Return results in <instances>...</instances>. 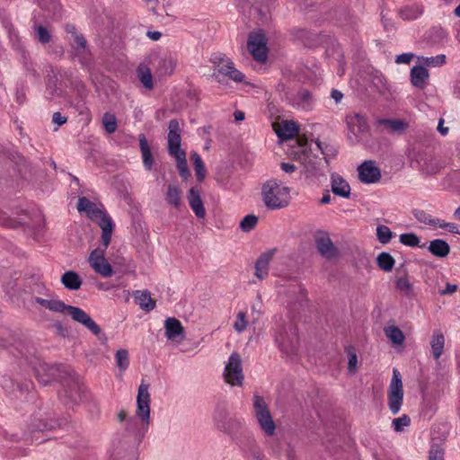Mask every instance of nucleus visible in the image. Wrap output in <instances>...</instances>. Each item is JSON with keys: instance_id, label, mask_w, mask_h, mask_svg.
<instances>
[{"instance_id": "obj_1", "label": "nucleus", "mask_w": 460, "mask_h": 460, "mask_svg": "<svg viewBox=\"0 0 460 460\" xmlns=\"http://www.w3.org/2000/svg\"><path fill=\"white\" fill-rule=\"evenodd\" d=\"M149 385L142 383L137 396L136 416L127 419V412L120 411L118 414L119 421H126L127 431L133 436L134 444L138 446L145 438L150 424V394Z\"/></svg>"}, {"instance_id": "obj_2", "label": "nucleus", "mask_w": 460, "mask_h": 460, "mask_svg": "<svg viewBox=\"0 0 460 460\" xmlns=\"http://www.w3.org/2000/svg\"><path fill=\"white\" fill-rule=\"evenodd\" d=\"M77 209L84 212L93 221H96L102 228V243L109 246L114 224L111 217L103 210L100 209L95 203L92 202L86 197H81L77 202Z\"/></svg>"}, {"instance_id": "obj_3", "label": "nucleus", "mask_w": 460, "mask_h": 460, "mask_svg": "<svg viewBox=\"0 0 460 460\" xmlns=\"http://www.w3.org/2000/svg\"><path fill=\"white\" fill-rule=\"evenodd\" d=\"M19 354L30 366H31L38 381L47 385L52 380L58 377L57 366L49 365L40 360L36 355V350L32 346H24L19 349Z\"/></svg>"}, {"instance_id": "obj_4", "label": "nucleus", "mask_w": 460, "mask_h": 460, "mask_svg": "<svg viewBox=\"0 0 460 460\" xmlns=\"http://www.w3.org/2000/svg\"><path fill=\"white\" fill-rule=\"evenodd\" d=\"M261 198L268 208L280 209L289 204L290 189L280 181L271 179L262 184Z\"/></svg>"}, {"instance_id": "obj_5", "label": "nucleus", "mask_w": 460, "mask_h": 460, "mask_svg": "<svg viewBox=\"0 0 460 460\" xmlns=\"http://www.w3.org/2000/svg\"><path fill=\"white\" fill-rule=\"evenodd\" d=\"M168 153L171 156L176 160V165L180 175L182 178H187L190 174L186 153L181 148V128L177 119H171L168 124Z\"/></svg>"}, {"instance_id": "obj_6", "label": "nucleus", "mask_w": 460, "mask_h": 460, "mask_svg": "<svg viewBox=\"0 0 460 460\" xmlns=\"http://www.w3.org/2000/svg\"><path fill=\"white\" fill-rule=\"evenodd\" d=\"M275 342L286 357L293 358L296 356L299 346L296 326L289 323L280 327L275 334Z\"/></svg>"}, {"instance_id": "obj_7", "label": "nucleus", "mask_w": 460, "mask_h": 460, "mask_svg": "<svg viewBox=\"0 0 460 460\" xmlns=\"http://www.w3.org/2000/svg\"><path fill=\"white\" fill-rule=\"evenodd\" d=\"M252 404L254 416L260 428L267 436H273L276 431V425L264 398L255 394L252 396Z\"/></svg>"}, {"instance_id": "obj_8", "label": "nucleus", "mask_w": 460, "mask_h": 460, "mask_svg": "<svg viewBox=\"0 0 460 460\" xmlns=\"http://www.w3.org/2000/svg\"><path fill=\"white\" fill-rule=\"evenodd\" d=\"M213 420L217 429L229 435L235 434L243 426L242 419L229 416L228 411L224 407L216 409Z\"/></svg>"}, {"instance_id": "obj_9", "label": "nucleus", "mask_w": 460, "mask_h": 460, "mask_svg": "<svg viewBox=\"0 0 460 460\" xmlns=\"http://www.w3.org/2000/svg\"><path fill=\"white\" fill-rule=\"evenodd\" d=\"M223 376L226 383L229 384L230 385H243L244 375L243 371L242 358L237 352H233L229 356Z\"/></svg>"}, {"instance_id": "obj_10", "label": "nucleus", "mask_w": 460, "mask_h": 460, "mask_svg": "<svg viewBox=\"0 0 460 460\" xmlns=\"http://www.w3.org/2000/svg\"><path fill=\"white\" fill-rule=\"evenodd\" d=\"M211 63L215 66L217 72L229 79L240 83L244 79V75L234 67V63L226 55L214 53L210 58Z\"/></svg>"}, {"instance_id": "obj_11", "label": "nucleus", "mask_w": 460, "mask_h": 460, "mask_svg": "<svg viewBox=\"0 0 460 460\" xmlns=\"http://www.w3.org/2000/svg\"><path fill=\"white\" fill-rule=\"evenodd\" d=\"M403 401L402 381L400 372L394 368L388 391V407L393 414H397Z\"/></svg>"}, {"instance_id": "obj_12", "label": "nucleus", "mask_w": 460, "mask_h": 460, "mask_svg": "<svg viewBox=\"0 0 460 460\" xmlns=\"http://www.w3.org/2000/svg\"><path fill=\"white\" fill-rule=\"evenodd\" d=\"M108 246L102 243V246L94 249L88 257V262L93 270L103 278H109L113 274V269L105 258Z\"/></svg>"}, {"instance_id": "obj_13", "label": "nucleus", "mask_w": 460, "mask_h": 460, "mask_svg": "<svg viewBox=\"0 0 460 460\" xmlns=\"http://www.w3.org/2000/svg\"><path fill=\"white\" fill-rule=\"evenodd\" d=\"M267 40L263 33L253 32L249 35L247 48L252 58L263 63L268 58Z\"/></svg>"}, {"instance_id": "obj_14", "label": "nucleus", "mask_w": 460, "mask_h": 460, "mask_svg": "<svg viewBox=\"0 0 460 460\" xmlns=\"http://www.w3.org/2000/svg\"><path fill=\"white\" fill-rule=\"evenodd\" d=\"M358 179L367 184L376 183L381 179V171L372 160L364 161L358 167Z\"/></svg>"}, {"instance_id": "obj_15", "label": "nucleus", "mask_w": 460, "mask_h": 460, "mask_svg": "<svg viewBox=\"0 0 460 460\" xmlns=\"http://www.w3.org/2000/svg\"><path fill=\"white\" fill-rule=\"evenodd\" d=\"M68 314L72 319L89 330L93 334L99 335L102 332L101 327L93 320V318L80 307L71 305L68 307Z\"/></svg>"}, {"instance_id": "obj_16", "label": "nucleus", "mask_w": 460, "mask_h": 460, "mask_svg": "<svg viewBox=\"0 0 460 460\" xmlns=\"http://www.w3.org/2000/svg\"><path fill=\"white\" fill-rule=\"evenodd\" d=\"M290 104L302 111H311L314 105V98L307 89H300L289 97Z\"/></svg>"}, {"instance_id": "obj_17", "label": "nucleus", "mask_w": 460, "mask_h": 460, "mask_svg": "<svg viewBox=\"0 0 460 460\" xmlns=\"http://www.w3.org/2000/svg\"><path fill=\"white\" fill-rule=\"evenodd\" d=\"M83 393V386L77 382L73 381L60 393V397L66 404L74 405L82 401Z\"/></svg>"}, {"instance_id": "obj_18", "label": "nucleus", "mask_w": 460, "mask_h": 460, "mask_svg": "<svg viewBox=\"0 0 460 460\" xmlns=\"http://www.w3.org/2000/svg\"><path fill=\"white\" fill-rule=\"evenodd\" d=\"M188 201L190 208L198 218H204L206 217V209L200 196V190L192 187L188 192Z\"/></svg>"}, {"instance_id": "obj_19", "label": "nucleus", "mask_w": 460, "mask_h": 460, "mask_svg": "<svg viewBox=\"0 0 460 460\" xmlns=\"http://www.w3.org/2000/svg\"><path fill=\"white\" fill-rule=\"evenodd\" d=\"M331 188L334 195L348 199L350 196V186L340 174L333 172L331 175Z\"/></svg>"}, {"instance_id": "obj_20", "label": "nucleus", "mask_w": 460, "mask_h": 460, "mask_svg": "<svg viewBox=\"0 0 460 460\" xmlns=\"http://www.w3.org/2000/svg\"><path fill=\"white\" fill-rule=\"evenodd\" d=\"M276 250H269L261 253L255 262V276L259 279H265L269 274V265L275 254Z\"/></svg>"}, {"instance_id": "obj_21", "label": "nucleus", "mask_w": 460, "mask_h": 460, "mask_svg": "<svg viewBox=\"0 0 460 460\" xmlns=\"http://www.w3.org/2000/svg\"><path fill=\"white\" fill-rule=\"evenodd\" d=\"M348 128L354 134L366 132L368 128L366 117L358 112H351L346 116Z\"/></svg>"}, {"instance_id": "obj_22", "label": "nucleus", "mask_w": 460, "mask_h": 460, "mask_svg": "<svg viewBox=\"0 0 460 460\" xmlns=\"http://www.w3.org/2000/svg\"><path fill=\"white\" fill-rule=\"evenodd\" d=\"M316 247L320 254L326 259H332L338 256V249L332 241L327 235L320 236L316 239Z\"/></svg>"}, {"instance_id": "obj_23", "label": "nucleus", "mask_w": 460, "mask_h": 460, "mask_svg": "<svg viewBox=\"0 0 460 460\" xmlns=\"http://www.w3.org/2000/svg\"><path fill=\"white\" fill-rule=\"evenodd\" d=\"M429 77V71L423 66H415L411 69V82L419 89L425 88Z\"/></svg>"}, {"instance_id": "obj_24", "label": "nucleus", "mask_w": 460, "mask_h": 460, "mask_svg": "<svg viewBox=\"0 0 460 460\" xmlns=\"http://www.w3.org/2000/svg\"><path fill=\"white\" fill-rule=\"evenodd\" d=\"M165 337L168 340H175L177 337L183 335L184 329L181 323L174 318L169 317L164 322Z\"/></svg>"}, {"instance_id": "obj_25", "label": "nucleus", "mask_w": 460, "mask_h": 460, "mask_svg": "<svg viewBox=\"0 0 460 460\" xmlns=\"http://www.w3.org/2000/svg\"><path fill=\"white\" fill-rule=\"evenodd\" d=\"M139 147L142 155L143 165L146 171H151L155 160L145 135L139 136Z\"/></svg>"}, {"instance_id": "obj_26", "label": "nucleus", "mask_w": 460, "mask_h": 460, "mask_svg": "<svg viewBox=\"0 0 460 460\" xmlns=\"http://www.w3.org/2000/svg\"><path fill=\"white\" fill-rule=\"evenodd\" d=\"M60 281L66 289L72 291L80 289L83 284V281L78 273L73 270L66 271L61 276Z\"/></svg>"}, {"instance_id": "obj_27", "label": "nucleus", "mask_w": 460, "mask_h": 460, "mask_svg": "<svg viewBox=\"0 0 460 460\" xmlns=\"http://www.w3.org/2000/svg\"><path fill=\"white\" fill-rule=\"evenodd\" d=\"M136 303L141 309L149 312L155 307V301L151 297V294L147 290H137L134 293Z\"/></svg>"}, {"instance_id": "obj_28", "label": "nucleus", "mask_w": 460, "mask_h": 460, "mask_svg": "<svg viewBox=\"0 0 460 460\" xmlns=\"http://www.w3.org/2000/svg\"><path fill=\"white\" fill-rule=\"evenodd\" d=\"M278 137L281 139L293 138L298 133V127L292 120H285L278 129H275Z\"/></svg>"}, {"instance_id": "obj_29", "label": "nucleus", "mask_w": 460, "mask_h": 460, "mask_svg": "<svg viewBox=\"0 0 460 460\" xmlns=\"http://www.w3.org/2000/svg\"><path fill=\"white\" fill-rule=\"evenodd\" d=\"M429 251L437 257L445 258L450 252V246L442 239H435L429 243Z\"/></svg>"}, {"instance_id": "obj_30", "label": "nucleus", "mask_w": 460, "mask_h": 460, "mask_svg": "<svg viewBox=\"0 0 460 460\" xmlns=\"http://www.w3.org/2000/svg\"><path fill=\"white\" fill-rule=\"evenodd\" d=\"M445 337L440 331H435L433 332L430 346L431 352L435 359H438L444 350Z\"/></svg>"}, {"instance_id": "obj_31", "label": "nucleus", "mask_w": 460, "mask_h": 460, "mask_svg": "<svg viewBox=\"0 0 460 460\" xmlns=\"http://www.w3.org/2000/svg\"><path fill=\"white\" fill-rule=\"evenodd\" d=\"M165 200L169 205L179 208L181 205V190L176 185L169 184L165 192Z\"/></svg>"}, {"instance_id": "obj_32", "label": "nucleus", "mask_w": 460, "mask_h": 460, "mask_svg": "<svg viewBox=\"0 0 460 460\" xmlns=\"http://www.w3.org/2000/svg\"><path fill=\"white\" fill-rule=\"evenodd\" d=\"M423 9L419 4L407 5L398 11L400 17L404 21H412L419 18Z\"/></svg>"}, {"instance_id": "obj_33", "label": "nucleus", "mask_w": 460, "mask_h": 460, "mask_svg": "<svg viewBox=\"0 0 460 460\" xmlns=\"http://www.w3.org/2000/svg\"><path fill=\"white\" fill-rule=\"evenodd\" d=\"M395 288L406 297H410L413 294V286L410 282L407 274L396 277Z\"/></svg>"}, {"instance_id": "obj_34", "label": "nucleus", "mask_w": 460, "mask_h": 460, "mask_svg": "<svg viewBox=\"0 0 460 460\" xmlns=\"http://www.w3.org/2000/svg\"><path fill=\"white\" fill-rule=\"evenodd\" d=\"M377 124L384 125L389 132H402L407 128V123L399 119H381L377 120Z\"/></svg>"}, {"instance_id": "obj_35", "label": "nucleus", "mask_w": 460, "mask_h": 460, "mask_svg": "<svg viewBox=\"0 0 460 460\" xmlns=\"http://www.w3.org/2000/svg\"><path fill=\"white\" fill-rule=\"evenodd\" d=\"M137 78L146 89L152 90L154 88L151 70L147 66L140 65L137 69Z\"/></svg>"}, {"instance_id": "obj_36", "label": "nucleus", "mask_w": 460, "mask_h": 460, "mask_svg": "<svg viewBox=\"0 0 460 460\" xmlns=\"http://www.w3.org/2000/svg\"><path fill=\"white\" fill-rule=\"evenodd\" d=\"M191 162L193 164L194 171L199 181H203L206 178L207 170L200 155L193 152L190 155Z\"/></svg>"}, {"instance_id": "obj_37", "label": "nucleus", "mask_w": 460, "mask_h": 460, "mask_svg": "<svg viewBox=\"0 0 460 460\" xmlns=\"http://www.w3.org/2000/svg\"><path fill=\"white\" fill-rule=\"evenodd\" d=\"M303 166L304 173L306 177H314L319 174V162L315 157L311 158L308 155H305Z\"/></svg>"}, {"instance_id": "obj_38", "label": "nucleus", "mask_w": 460, "mask_h": 460, "mask_svg": "<svg viewBox=\"0 0 460 460\" xmlns=\"http://www.w3.org/2000/svg\"><path fill=\"white\" fill-rule=\"evenodd\" d=\"M376 263L382 270L390 272L394 269L395 261L390 253L382 252L376 258Z\"/></svg>"}, {"instance_id": "obj_39", "label": "nucleus", "mask_w": 460, "mask_h": 460, "mask_svg": "<svg viewBox=\"0 0 460 460\" xmlns=\"http://www.w3.org/2000/svg\"><path fill=\"white\" fill-rule=\"evenodd\" d=\"M414 217L422 224L429 225L430 226L438 227L439 218L433 217L430 214L421 209H414L412 211Z\"/></svg>"}, {"instance_id": "obj_40", "label": "nucleus", "mask_w": 460, "mask_h": 460, "mask_svg": "<svg viewBox=\"0 0 460 460\" xmlns=\"http://www.w3.org/2000/svg\"><path fill=\"white\" fill-rule=\"evenodd\" d=\"M386 337L396 345H401L405 340L403 332L397 326H389L385 329Z\"/></svg>"}, {"instance_id": "obj_41", "label": "nucleus", "mask_w": 460, "mask_h": 460, "mask_svg": "<svg viewBox=\"0 0 460 460\" xmlns=\"http://www.w3.org/2000/svg\"><path fill=\"white\" fill-rule=\"evenodd\" d=\"M116 365L121 372L128 369L129 366V355L128 351L125 349L117 350L115 354Z\"/></svg>"}, {"instance_id": "obj_42", "label": "nucleus", "mask_w": 460, "mask_h": 460, "mask_svg": "<svg viewBox=\"0 0 460 460\" xmlns=\"http://www.w3.org/2000/svg\"><path fill=\"white\" fill-rule=\"evenodd\" d=\"M102 125L108 134L114 133L118 128L117 119L114 114L105 112L102 119Z\"/></svg>"}, {"instance_id": "obj_43", "label": "nucleus", "mask_w": 460, "mask_h": 460, "mask_svg": "<svg viewBox=\"0 0 460 460\" xmlns=\"http://www.w3.org/2000/svg\"><path fill=\"white\" fill-rule=\"evenodd\" d=\"M399 241L402 244L409 247H424V244H420V240L419 236L414 233H404L400 234Z\"/></svg>"}, {"instance_id": "obj_44", "label": "nucleus", "mask_w": 460, "mask_h": 460, "mask_svg": "<svg viewBox=\"0 0 460 460\" xmlns=\"http://www.w3.org/2000/svg\"><path fill=\"white\" fill-rule=\"evenodd\" d=\"M393 232L391 229L384 225H380L376 227V238L381 243H388L393 238Z\"/></svg>"}, {"instance_id": "obj_45", "label": "nucleus", "mask_w": 460, "mask_h": 460, "mask_svg": "<svg viewBox=\"0 0 460 460\" xmlns=\"http://www.w3.org/2000/svg\"><path fill=\"white\" fill-rule=\"evenodd\" d=\"M15 385L17 386V388L19 389V391L21 393L28 392V391H30V389H31L33 387L32 383L30 381H26L22 385L15 384ZM2 386L6 390L10 389L11 392L14 391V389L13 388V386H14V384L13 383V381H11L9 379L4 378L2 381Z\"/></svg>"}, {"instance_id": "obj_46", "label": "nucleus", "mask_w": 460, "mask_h": 460, "mask_svg": "<svg viewBox=\"0 0 460 460\" xmlns=\"http://www.w3.org/2000/svg\"><path fill=\"white\" fill-rule=\"evenodd\" d=\"M36 39L41 44H47L51 40V34L49 30L43 25H37L34 27Z\"/></svg>"}, {"instance_id": "obj_47", "label": "nucleus", "mask_w": 460, "mask_h": 460, "mask_svg": "<svg viewBox=\"0 0 460 460\" xmlns=\"http://www.w3.org/2000/svg\"><path fill=\"white\" fill-rule=\"evenodd\" d=\"M345 350L348 354V369L350 373H355L358 365V356L355 348L348 346L345 348Z\"/></svg>"}, {"instance_id": "obj_48", "label": "nucleus", "mask_w": 460, "mask_h": 460, "mask_svg": "<svg viewBox=\"0 0 460 460\" xmlns=\"http://www.w3.org/2000/svg\"><path fill=\"white\" fill-rule=\"evenodd\" d=\"M419 60L425 66H439L446 63V56L443 54L430 58H419Z\"/></svg>"}, {"instance_id": "obj_49", "label": "nucleus", "mask_w": 460, "mask_h": 460, "mask_svg": "<svg viewBox=\"0 0 460 460\" xmlns=\"http://www.w3.org/2000/svg\"><path fill=\"white\" fill-rule=\"evenodd\" d=\"M411 424V419L408 415L403 414L399 418H395L392 421V427L395 432H402L404 428Z\"/></svg>"}, {"instance_id": "obj_50", "label": "nucleus", "mask_w": 460, "mask_h": 460, "mask_svg": "<svg viewBox=\"0 0 460 460\" xmlns=\"http://www.w3.org/2000/svg\"><path fill=\"white\" fill-rule=\"evenodd\" d=\"M258 222V217L254 215H247L240 222V227L243 232H250L252 230Z\"/></svg>"}, {"instance_id": "obj_51", "label": "nucleus", "mask_w": 460, "mask_h": 460, "mask_svg": "<svg viewBox=\"0 0 460 460\" xmlns=\"http://www.w3.org/2000/svg\"><path fill=\"white\" fill-rule=\"evenodd\" d=\"M176 67V60L172 58H165L160 61L159 68L164 74L171 75Z\"/></svg>"}, {"instance_id": "obj_52", "label": "nucleus", "mask_w": 460, "mask_h": 460, "mask_svg": "<svg viewBox=\"0 0 460 460\" xmlns=\"http://www.w3.org/2000/svg\"><path fill=\"white\" fill-rule=\"evenodd\" d=\"M71 305H66L63 301L58 299H50L49 310L55 313H67L68 307Z\"/></svg>"}, {"instance_id": "obj_53", "label": "nucleus", "mask_w": 460, "mask_h": 460, "mask_svg": "<svg viewBox=\"0 0 460 460\" xmlns=\"http://www.w3.org/2000/svg\"><path fill=\"white\" fill-rule=\"evenodd\" d=\"M247 323L246 314L244 312H239L236 315V321L234 324V330L241 333L246 329Z\"/></svg>"}, {"instance_id": "obj_54", "label": "nucleus", "mask_w": 460, "mask_h": 460, "mask_svg": "<svg viewBox=\"0 0 460 460\" xmlns=\"http://www.w3.org/2000/svg\"><path fill=\"white\" fill-rule=\"evenodd\" d=\"M74 42L71 43L73 49L77 50V53H83L86 49L87 40L84 37L83 34L75 35V39L73 40Z\"/></svg>"}, {"instance_id": "obj_55", "label": "nucleus", "mask_w": 460, "mask_h": 460, "mask_svg": "<svg viewBox=\"0 0 460 460\" xmlns=\"http://www.w3.org/2000/svg\"><path fill=\"white\" fill-rule=\"evenodd\" d=\"M444 449L439 445H432L429 452V460H444Z\"/></svg>"}, {"instance_id": "obj_56", "label": "nucleus", "mask_w": 460, "mask_h": 460, "mask_svg": "<svg viewBox=\"0 0 460 460\" xmlns=\"http://www.w3.org/2000/svg\"><path fill=\"white\" fill-rule=\"evenodd\" d=\"M438 228L447 229L450 233L460 234V230L457 225L454 223H447L440 218L439 223L438 225Z\"/></svg>"}, {"instance_id": "obj_57", "label": "nucleus", "mask_w": 460, "mask_h": 460, "mask_svg": "<svg viewBox=\"0 0 460 460\" xmlns=\"http://www.w3.org/2000/svg\"><path fill=\"white\" fill-rule=\"evenodd\" d=\"M413 58V54L411 53H403L398 55L395 58V62L397 64H409Z\"/></svg>"}, {"instance_id": "obj_58", "label": "nucleus", "mask_w": 460, "mask_h": 460, "mask_svg": "<svg viewBox=\"0 0 460 460\" xmlns=\"http://www.w3.org/2000/svg\"><path fill=\"white\" fill-rule=\"evenodd\" d=\"M66 120V117L63 116L60 112H55L52 116L53 123L57 124L58 126L65 124Z\"/></svg>"}, {"instance_id": "obj_59", "label": "nucleus", "mask_w": 460, "mask_h": 460, "mask_svg": "<svg viewBox=\"0 0 460 460\" xmlns=\"http://www.w3.org/2000/svg\"><path fill=\"white\" fill-rule=\"evenodd\" d=\"M65 31H66V32L67 34L71 35L73 40L75 39V35H80L81 34V33H79L77 31V30H76L75 25L69 24V23L65 26Z\"/></svg>"}, {"instance_id": "obj_60", "label": "nucleus", "mask_w": 460, "mask_h": 460, "mask_svg": "<svg viewBox=\"0 0 460 460\" xmlns=\"http://www.w3.org/2000/svg\"><path fill=\"white\" fill-rule=\"evenodd\" d=\"M280 167L287 173H291L296 170L295 164L291 163H282Z\"/></svg>"}, {"instance_id": "obj_61", "label": "nucleus", "mask_w": 460, "mask_h": 460, "mask_svg": "<svg viewBox=\"0 0 460 460\" xmlns=\"http://www.w3.org/2000/svg\"><path fill=\"white\" fill-rule=\"evenodd\" d=\"M456 289H457L456 285L447 283L446 288L444 290H442L440 293L442 295L453 294L456 291Z\"/></svg>"}, {"instance_id": "obj_62", "label": "nucleus", "mask_w": 460, "mask_h": 460, "mask_svg": "<svg viewBox=\"0 0 460 460\" xmlns=\"http://www.w3.org/2000/svg\"><path fill=\"white\" fill-rule=\"evenodd\" d=\"M331 96L332 98L335 101V102H340L343 97V94L341 92L336 90V89H333L331 93Z\"/></svg>"}, {"instance_id": "obj_63", "label": "nucleus", "mask_w": 460, "mask_h": 460, "mask_svg": "<svg viewBox=\"0 0 460 460\" xmlns=\"http://www.w3.org/2000/svg\"><path fill=\"white\" fill-rule=\"evenodd\" d=\"M34 301L37 304L40 305L41 306L49 309L50 300L45 299V298H42V297H40V296H36L34 298Z\"/></svg>"}, {"instance_id": "obj_64", "label": "nucleus", "mask_w": 460, "mask_h": 460, "mask_svg": "<svg viewBox=\"0 0 460 460\" xmlns=\"http://www.w3.org/2000/svg\"><path fill=\"white\" fill-rule=\"evenodd\" d=\"M147 36L152 40H158L162 34L161 32L159 31H147Z\"/></svg>"}]
</instances>
